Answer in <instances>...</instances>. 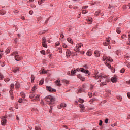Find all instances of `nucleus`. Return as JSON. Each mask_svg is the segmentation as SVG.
<instances>
[{"label": "nucleus", "instance_id": "f257e3e1", "mask_svg": "<svg viewBox=\"0 0 130 130\" xmlns=\"http://www.w3.org/2000/svg\"><path fill=\"white\" fill-rule=\"evenodd\" d=\"M99 74V72H98V71H95L94 72V75L95 76H93V78H94V79H95V80H98V79H99L100 80H99L98 82L99 83H100V82H101L102 80V79H105V81H107V76L103 75V74Z\"/></svg>", "mask_w": 130, "mask_h": 130}, {"label": "nucleus", "instance_id": "f03ea898", "mask_svg": "<svg viewBox=\"0 0 130 130\" xmlns=\"http://www.w3.org/2000/svg\"><path fill=\"white\" fill-rule=\"evenodd\" d=\"M113 60H112V58L110 57L108 58L106 56H104L103 57V61H106L105 62V63L109 69H111V66H110V63H109V62H112Z\"/></svg>", "mask_w": 130, "mask_h": 130}, {"label": "nucleus", "instance_id": "7ed1b4c3", "mask_svg": "<svg viewBox=\"0 0 130 130\" xmlns=\"http://www.w3.org/2000/svg\"><path fill=\"white\" fill-rule=\"evenodd\" d=\"M48 104H54V98L51 95H48L44 98Z\"/></svg>", "mask_w": 130, "mask_h": 130}, {"label": "nucleus", "instance_id": "20e7f679", "mask_svg": "<svg viewBox=\"0 0 130 130\" xmlns=\"http://www.w3.org/2000/svg\"><path fill=\"white\" fill-rule=\"evenodd\" d=\"M18 54H19V53H18V52L17 51H15V52H13L11 54V55H13L14 56H15V60H17V61H20V60H21V59H22V58H22V57H21Z\"/></svg>", "mask_w": 130, "mask_h": 130}, {"label": "nucleus", "instance_id": "39448f33", "mask_svg": "<svg viewBox=\"0 0 130 130\" xmlns=\"http://www.w3.org/2000/svg\"><path fill=\"white\" fill-rule=\"evenodd\" d=\"M83 44L81 43L77 44L76 45V46L74 48V51L76 52L80 51V48H81L82 47H83Z\"/></svg>", "mask_w": 130, "mask_h": 130}, {"label": "nucleus", "instance_id": "423d86ee", "mask_svg": "<svg viewBox=\"0 0 130 130\" xmlns=\"http://www.w3.org/2000/svg\"><path fill=\"white\" fill-rule=\"evenodd\" d=\"M76 71H77V72H79V71H81L82 73H85V74H89V70H85V69L83 68H81L80 69L77 68L76 69Z\"/></svg>", "mask_w": 130, "mask_h": 130}, {"label": "nucleus", "instance_id": "0eeeda50", "mask_svg": "<svg viewBox=\"0 0 130 130\" xmlns=\"http://www.w3.org/2000/svg\"><path fill=\"white\" fill-rule=\"evenodd\" d=\"M111 81L112 83H116L117 82V76H114L111 78Z\"/></svg>", "mask_w": 130, "mask_h": 130}, {"label": "nucleus", "instance_id": "6e6552de", "mask_svg": "<svg viewBox=\"0 0 130 130\" xmlns=\"http://www.w3.org/2000/svg\"><path fill=\"white\" fill-rule=\"evenodd\" d=\"M47 90H48V91H49V92H50L51 93H52V92L56 91L55 89L51 88V87L50 86H47Z\"/></svg>", "mask_w": 130, "mask_h": 130}, {"label": "nucleus", "instance_id": "1a4fd4ad", "mask_svg": "<svg viewBox=\"0 0 130 130\" xmlns=\"http://www.w3.org/2000/svg\"><path fill=\"white\" fill-rule=\"evenodd\" d=\"M94 54L96 57H99V56H100V54H101V53L99 51H95Z\"/></svg>", "mask_w": 130, "mask_h": 130}, {"label": "nucleus", "instance_id": "9d476101", "mask_svg": "<svg viewBox=\"0 0 130 130\" xmlns=\"http://www.w3.org/2000/svg\"><path fill=\"white\" fill-rule=\"evenodd\" d=\"M71 54H72V52H71V51H70V50L69 49H67L66 51V56L67 57H70Z\"/></svg>", "mask_w": 130, "mask_h": 130}, {"label": "nucleus", "instance_id": "9b49d317", "mask_svg": "<svg viewBox=\"0 0 130 130\" xmlns=\"http://www.w3.org/2000/svg\"><path fill=\"white\" fill-rule=\"evenodd\" d=\"M15 87V85L14 84H11L10 86V94L11 95H12V92H13L14 87Z\"/></svg>", "mask_w": 130, "mask_h": 130}, {"label": "nucleus", "instance_id": "f8f14e48", "mask_svg": "<svg viewBox=\"0 0 130 130\" xmlns=\"http://www.w3.org/2000/svg\"><path fill=\"white\" fill-rule=\"evenodd\" d=\"M55 84L58 87H60V86H61V83H60V80H57L55 81Z\"/></svg>", "mask_w": 130, "mask_h": 130}, {"label": "nucleus", "instance_id": "ddd939ff", "mask_svg": "<svg viewBox=\"0 0 130 130\" xmlns=\"http://www.w3.org/2000/svg\"><path fill=\"white\" fill-rule=\"evenodd\" d=\"M110 41L108 39V38H107V41L103 43V45H104V46H107V45L109 44Z\"/></svg>", "mask_w": 130, "mask_h": 130}, {"label": "nucleus", "instance_id": "4468645a", "mask_svg": "<svg viewBox=\"0 0 130 130\" xmlns=\"http://www.w3.org/2000/svg\"><path fill=\"white\" fill-rule=\"evenodd\" d=\"M67 107V104L64 103H62V104H60V108H58L59 109H60V108H64V107Z\"/></svg>", "mask_w": 130, "mask_h": 130}, {"label": "nucleus", "instance_id": "2eb2a0df", "mask_svg": "<svg viewBox=\"0 0 130 130\" xmlns=\"http://www.w3.org/2000/svg\"><path fill=\"white\" fill-rule=\"evenodd\" d=\"M1 123H2V125H5V124H6V123H7V120H6V119L2 118Z\"/></svg>", "mask_w": 130, "mask_h": 130}, {"label": "nucleus", "instance_id": "dca6fc26", "mask_svg": "<svg viewBox=\"0 0 130 130\" xmlns=\"http://www.w3.org/2000/svg\"><path fill=\"white\" fill-rule=\"evenodd\" d=\"M75 74H76V69H73L71 71V76H74V75H75Z\"/></svg>", "mask_w": 130, "mask_h": 130}, {"label": "nucleus", "instance_id": "f3484780", "mask_svg": "<svg viewBox=\"0 0 130 130\" xmlns=\"http://www.w3.org/2000/svg\"><path fill=\"white\" fill-rule=\"evenodd\" d=\"M67 41H68V42H69V43H71V44H73V39L70 38H67Z\"/></svg>", "mask_w": 130, "mask_h": 130}, {"label": "nucleus", "instance_id": "a211bd4d", "mask_svg": "<svg viewBox=\"0 0 130 130\" xmlns=\"http://www.w3.org/2000/svg\"><path fill=\"white\" fill-rule=\"evenodd\" d=\"M40 74H47V71H45L44 70V68H42V72L40 73Z\"/></svg>", "mask_w": 130, "mask_h": 130}, {"label": "nucleus", "instance_id": "6ab92c4d", "mask_svg": "<svg viewBox=\"0 0 130 130\" xmlns=\"http://www.w3.org/2000/svg\"><path fill=\"white\" fill-rule=\"evenodd\" d=\"M29 98H35V93L32 92L29 95Z\"/></svg>", "mask_w": 130, "mask_h": 130}, {"label": "nucleus", "instance_id": "aec40b11", "mask_svg": "<svg viewBox=\"0 0 130 130\" xmlns=\"http://www.w3.org/2000/svg\"><path fill=\"white\" fill-rule=\"evenodd\" d=\"M15 88H16V89H19L20 88V84L19 83V82L16 83Z\"/></svg>", "mask_w": 130, "mask_h": 130}, {"label": "nucleus", "instance_id": "412c9836", "mask_svg": "<svg viewBox=\"0 0 130 130\" xmlns=\"http://www.w3.org/2000/svg\"><path fill=\"white\" fill-rule=\"evenodd\" d=\"M77 77L78 78H79V79H80L81 81H85V78L81 77V75H78Z\"/></svg>", "mask_w": 130, "mask_h": 130}, {"label": "nucleus", "instance_id": "4be33fe9", "mask_svg": "<svg viewBox=\"0 0 130 130\" xmlns=\"http://www.w3.org/2000/svg\"><path fill=\"white\" fill-rule=\"evenodd\" d=\"M19 68L18 67H16L14 70L13 72L14 73H17V72H19Z\"/></svg>", "mask_w": 130, "mask_h": 130}, {"label": "nucleus", "instance_id": "5701e85b", "mask_svg": "<svg viewBox=\"0 0 130 130\" xmlns=\"http://www.w3.org/2000/svg\"><path fill=\"white\" fill-rule=\"evenodd\" d=\"M62 82L64 83V84H69V83H70V81H69V80H67L66 79H63L62 80Z\"/></svg>", "mask_w": 130, "mask_h": 130}, {"label": "nucleus", "instance_id": "b1692460", "mask_svg": "<svg viewBox=\"0 0 130 130\" xmlns=\"http://www.w3.org/2000/svg\"><path fill=\"white\" fill-rule=\"evenodd\" d=\"M42 43H46V39L45 38V37H43L42 39Z\"/></svg>", "mask_w": 130, "mask_h": 130}, {"label": "nucleus", "instance_id": "393cba45", "mask_svg": "<svg viewBox=\"0 0 130 130\" xmlns=\"http://www.w3.org/2000/svg\"><path fill=\"white\" fill-rule=\"evenodd\" d=\"M39 98H40V95H37L36 97H35V100H36V101H38V100H39Z\"/></svg>", "mask_w": 130, "mask_h": 130}, {"label": "nucleus", "instance_id": "a878e982", "mask_svg": "<svg viewBox=\"0 0 130 130\" xmlns=\"http://www.w3.org/2000/svg\"><path fill=\"white\" fill-rule=\"evenodd\" d=\"M11 52V48H8L7 49V50H6L5 52L6 53H10V52Z\"/></svg>", "mask_w": 130, "mask_h": 130}, {"label": "nucleus", "instance_id": "bb28decb", "mask_svg": "<svg viewBox=\"0 0 130 130\" xmlns=\"http://www.w3.org/2000/svg\"><path fill=\"white\" fill-rule=\"evenodd\" d=\"M87 13H88V10H86L85 9H83L82 11V13L83 15H85V14H87Z\"/></svg>", "mask_w": 130, "mask_h": 130}, {"label": "nucleus", "instance_id": "cd10ccee", "mask_svg": "<svg viewBox=\"0 0 130 130\" xmlns=\"http://www.w3.org/2000/svg\"><path fill=\"white\" fill-rule=\"evenodd\" d=\"M86 54L88 56H91V55H92V52H91V51H88V52H87Z\"/></svg>", "mask_w": 130, "mask_h": 130}, {"label": "nucleus", "instance_id": "c85d7f7f", "mask_svg": "<svg viewBox=\"0 0 130 130\" xmlns=\"http://www.w3.org/2000/svg\"><path fill=\"white\" fill-rule=\"evenodd\" d=\"M43 83H44V79H42L40 81L39 85H43Z\"/></svg>", "mask_w": 130, "mask_h": 130}, {"label": "nucleus", "instance_id": "c756f323", "mask_svg": "<svg viewBox=\"0 0 130 130\" xmlns=\"http://www.w3.org/2000/svg\"><path fill=\"white\" fill-rule=\"evenodd\" d=\"M44 2H45V0H39L38 1V4L39 5H41V4H42L43 3H44Z\"/></svg>", "mask_w": 130, "mask_h": 130}, {"label": "nucleus", "instance_id": "7c9ffc66", "mask_svg": "<svg viewBox=\"0 0 130 130\" xmlns=\"http://www.w3.org/2000/svg\"><path fill=\"white\" fill-rule=\"evenodd\" d=\"M62 46L63 47V48H68V45L66 44V43H62Z\"/></svg>", "mask_w": 130, "mask_h": 130}, {"label": "nucleus", "instance_id": "2f4dec72", "mask_svg": "<svg viewBox=\"0 0 130 130\" xmlns=\"http://www.w3.org/2000/svg\"><path fill=\"white\" fill-rule=\"evenodd\" d=\"M42 44L43 47L47 48V44L46 43H42Z\"/></svg>", "mask_w": 130, "mask_h": 130}, {"label": "nucleus", "instance_id": "473e14b6", "mask_svg": "<svg viewBox=\"0 0 130 130\" xmlns=\"http://www.w3.org/2000/svg\"><path fill=\"white\" fill-rule=\"evenodd\" d=\"M116 32L117 33H118V34H120V33H121V31H120V28H117L116 29Z\"/></svg>", "mask_w": 130, "mask_h": 130}, {"label": "nucleus", "instance_id": "72a5a7b5", "mask_svg": "<svg viewBox=\"0 0 130 130\" xmlns=\"http://www.w3.org/2000/svg\"><path fill=\"white\" fill-rule=\"evenodd\" d=\"M34 79H35L34 75H31V80L32 83H33V82H34Z\"/></svg>", "mask_w": 130, "mask_h": 130}, {"label": "nucleus", "instance_id": "f704fd0d", "mask_svg": "<svg viewBox=\"0 0 130 130\" xmlns=\"http://www.w3.org/2000/svg\"><path fill=\"white\" fill-rule=\"evenodd\" d=\"M79 107L81 108V109H84V108H85V106H84V105L80 104L79 105Z\"/></svg>", "mask_w": 130, "mask_h": 130}, {"label": "nucleus", "instance_id": "c9c22d12", "mask_svg": "<svg viewBox=\"0 0 130 130\" xmlns=\"http://www.w3.org/2000/svg\"><path fill=\"white\" fill-rule=\"evenodd\" d=\"M79 102H80V103H84V101L82 99H79Z\"/></svg>", "mask_w": 130, "mask_h": 130}, {"label": "nucleus", "instance_id": "e433bc0d", "mask_svg": "<svg viewBox=\"0 0 130 130\" xmlns=\"http://www.w3.org/2000/svg\"><path fill=\"white\" fill-rule=\"evenodd\" d=\"M60 44V42L58 41L56 43H55V45L56 46H58Z\"/></svg>", "mask_w": 130, "mask_h": 130}, {"label": "nucleus", "instance_id": "4c0bfd02", "mask_svg": "<svg viewBox=\"0 0 130 130\" xmlns=\"http://www.w3.org/2000/svg\"><path fill=\"white\" fill-rule=\"evenodd\" d=\"M100 10H98L97 11H96L95 15H96V16H98V15H99V14H100Z\"/></svg>", "mask_w": 130, "mask_h": 130}, {"label": "nucleus", "instance_id": "58836bf2", "mask_svg": "<svg viewBox=\"0 0 130 130\" xmlns=\"http://www.w3.org/2000/svg\"><path fill=\"white\" fill-rule=\"evenodd\" d=\"M59 52L60 53H62V48H61V47L59 48Z\"/></svg>", "mask_w": 130, "mask_h": 130}, {"label": "nucleus", "instance_id": "ea45409f", "mask_svg": "<svg viewBox=\"0 0 130 130\" xmlns=\"http://www.w3.org/2000/svg\"><path fill=\"white\" fill-rule=\"evenodd\" d=\"M41 54H43L44 55H45V51H44L43 50L41 51Z\"/></svg>", "mask_w": 130, "mask_h": 130}, {"label": "nucleus", "instance_id": "a19ab883", "mask_svg": "<svg viewBox=\"0 0 130 130\" xmlns=\"http://www.w3.org/2000/svg\"><path fill=\"white\" fill-rule=\"evenodd\" d=\"M35 129L36 130H41V128H40V127H39V126H36Z\"/></svg>", "mask_w": 130, "mask_h": 130}, {"label": "nucleus", "instance_id": "79ce46f5", "mask_svg": "<svg viewBox=\"0 0 130 130\" xmlns=\"http://www.w3.org/2000/svg\"><path fill=\"white\" fill-rule=\"evenodd\" d=\"M125 71V69L123 68L120 70V73H122L123 74V73H124Z\"/></svg>", "mask_w": 130, "mask_h": 130}, {"label": "nucleus", "instance_id": "37998d69", "mask_svg": "<svg viewBox=\"0 0 130 130\" xmlns=\"http://www.w3.org/2000/svg\"><path fill=\"white\" fill-rule=\"evenodd\" d=\"M117 98L118 100L121 101V96H117Z\"/></svg>", "mask_w": 130, "mask_h": 130}, {"label": "nucleus", "instance_id": "c03bdc74", "mask_svg": "<svg viewBox=\"0 0 130 130\" xmlns=\"http://www.w3.org/2000/svg\"><path fill=\"white\" fill-rule=\"evenodd\" d=\"M87 21L88 22H92L93 21V19L91 18H89L88 19H87Z\"/></svg>", "mask_w": 130, "mask_h": 130}, {"label": "nucleus", "instance_id": "a18cd8bd", "mask_svg": "<svg viewBox=\"0 0 130 130\" xmlns=\"http://www.w3.org/2000/svg\"><path fill=\"white\" fill-rule=\"evenodd\" d=\"M21 97H22L23 98H26V96L25 95V94L24 93H21Z\"/></svg>", "mask_w": 130, "mask_h": 130}, {"label": "nucleus", "instance_id": "49530a36", "mask_svg": "<svg viewBox=\"0 0 130 130\" xmlns=\"http://www.w3.org/2000/svg\"><path fill=\"white\" fill-rule=\"evenodd\" d=\"M126 37V35H123L121 36V38L122 39H124Z\"/></svg>", "mask_w": 130, "mask_h": 130}, {"label": "nucleus", "instance_id": "de8ad7c7", "mask_svg": "<svg viewBox=\"0 0 130 130\" xmlns=\"http://www.w3.org/2000/svg\"><path fill=\"white\" fill-rule=\"evenodd\" d=\"M9 81H10V78H6L5 79V82H6V83H8Z\"/></svg>", "mask_w": 130, "mask_h": 130}, {"label": "nucleus", "instance_id": "09e8293b", "mask_svg": "<svg viewBox=\"0 0 130 130\" xmlns=\"http://www.w3.org/2000/svg\"><path fill=\"white\" fill-rule=\"evenodd\" d=\"M96 99H92L91 100H90V102H91V103H93V102H94V101H95Z\"/></svg>", "mask_w": 130, "mask_h": 130}, {"label": "nucleus", "instance_id": "8fccbe9b", "mask_svg": "<svg viewBox=\"0 0 130 130\" xmlns=\"http://www.w3.org/2000/svg\"><path fill=\"white\" fill-rule=\"evenodd\" d=\"M4 79V76L2 74H0V80Z\"/></svg>", "mask_w": 130, "mask_h": 130}, {"label": "nucleus", "instance_id": "3c124183", "mask_svg": "<svg viewBox=\"0 0 130 130\" xmlns=\"http://www.w3.org/2000/svg\"><path fill=\"white\" fill-rule=\"evenodd\" d=\"M88 6H83L82 7V10H85V9H87L88 8Z\"/></svg>", "mask_w": 130, "mask_h": 130}, {"label": "nucleus", "instance_id": "603ef678", "mask_svg": "<svg viewBox=\"0 0 130 130\" xmlns=\"http://www.w3.org/2000/svg\"><path fill=\"white\" fill-rule=\"evenodd\" d=\"M50 110L49 111V112H50V113H51V112L52 111V106H50Z\"/></svg>", "mask_w": 130, "mask_h": 130}, {"label": "nucleus", "instance_id": "864d4df0", "mask_svg": "<svg viewBox=\"0 0 130 130\" xmlns=\"http://www.w3.org/2000/svg\"><path fill=\"white\" fill-rule=\"evenodd\" d=\"M106 85V82H103L102 84H101V86H104V85Z\"/></svg>", "mask_w": 130, "mask_h": 130}, {"label": "nucleus", "instance_id": "5fc2aeb1", "mask_svg": "<svg viewBox=\"0 0 130 130\" xmlns=\"http://www.w3.org/2000/svg\"><path fill=\"white\" fill-rule=\"evenodd\" d=\"M102 120H100V123H99V125L100 126H101V125H102Z\"/></svg>", "mask_w": 130, "mask_h": 130}, {"label": "nucleus", "instance_id": "6e6d98bb", "mask_svg": "<svg viewBox=\"0 0 130 130\" xmlns=\"http://www.w3.org/2000/svg\"><path fill=\"white\" fill-rule=\"evenodd\" d=\"M22 100H23L22 99H19L18 100V102H19V103H22Z\"/></svg>", "mask_w": 130, "mask_h": 130}, {"label": "nucleus", "instance_id": "4d7b16f0", "mask_svg": "<svg viewBox=\"0 0 130 130\" xmlns=\"http://www.w3.org/2000/svg\"><path fill=\"white\" fill-rule=\"evenodd\" d=\"M111 126H113V127L116 126V123L111 124Z\"/></svg>", "mask_w": 130, "mask_h": 130}, {"label": "nucleus", "instance_id": "13d9d810", "mask_svg": "<svg viewBox=\"0 0 130 130\" xmlns=\"http://www.w3.org/2000/svg\"><path fill=\"white\" fill-rule=\"evenodd\" d=\"M105 123H108V118L105 119Z\"/></svg>", "mask_w": 130, "mask_h": 130}, {"label": "nucleus", "instance_id": "bf43d9fd", "mask_svg": "<svg viewBox=\"0 0 130 130\" xmlns=\"http://www.w3.org/2000/svg\"><path fill=\"white\" fill-rule=\"evenodd\" d=\"M60 36L61 37H62V38H63V37H64V35H63V34H62L61 33L60 34Z\"/></svg>", "mask_w": 130, "mask_h": 130}, {"label": "nucleus", "instance_id": "052dcab7", "mask_svg": "<svg viewBox=\"0 0 130 130\" xmlns=\"http://www.w3.org/2000/svg\"><path fill=\"white\" fill-rule=\"evenodd\" d=\"M88 96L91 98V97H92V95L91 93V92L88 93Z\"/></svg>", "mask_w": 130, "mask_h": 130}, {"label": "nucleus", "instance_id": "680f3d73", "mask_svg": "<svg viewBox=\"0 0 130 130\" xmlns=\"http://www.w3.org/2000/svg\"><path fill=\"white\" fill-rule=\"evenodd\" d=\"M21 19H22V20H25V17L21 16Z\"/></svg>", "mask_w": 130, "mask_h": 130}, {"label": "nucleus", "instance_id": "e2e57ef3", "mask_svg": "<svg viewBox=\"0 0 130 130\" xmlns=\"http://www.w3.org/2000/svg\"><path fill=\"white\" fill-rule=\"evenodd\" d=\"M35 89H36V86H35L32 87V90L34 91V90H35Z\"/></svg>", "mask_w": 130, "mask_h": 130}, {"label": "nucleus", "instance_id": "0e129e2a", "mask_svg": "<svg viewBox=\"0 0 130 130\" xmlns=\"http://www.w3.org/2000/svg\"><path fill=\"white\" fill-rule=\"evenodd\" d=\"M29 14L30 15H32V14H33V11H30L29 12Z\"/></svg>", "mask_w": 130, "mask_h": 130}, {"label": "nucleus", "instance_id": "69168bd1", "mask_svg": "<svg viewBox=\"0 0 130 130\" xmlns=\"http://www.w3.org/2000/svg\"><path fill=\"white\" fill-rule=\"evenodd\" d=\"M48 20H49V19H47L45 22V24H47L48 22Z\"/></svg>", "mask_w": 130, "mask_h": 130}, {"label": "nucleus", "instance_id": "338daca9", "mask_svg": "<svg viewBox=\"0 0 130 130\" xmlns=\"http://www.w3.org/2000/svg\"><path fill=\"white\" fill-rule=\"evenodd\" d=\"M127 96L128 97V98H130V93L128 92L127 93Z\"/></svg>", "mask_w": 130, "mask_h": 130}, {"label": "nucleus", "instance_id": "774afa93", "mask_svg": "<svg viewBox=\"0 0 130 130\" xmlns=\"http://www.w3.org/2000/svg\"><path fill=\"white\" fill-rule=\"evenodd\" d=\"M127 67L130 68V63H128V64H127Z\"/></svg>", "mask_w": 130, "mask_h": 130}]
</instances>
